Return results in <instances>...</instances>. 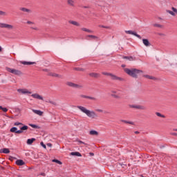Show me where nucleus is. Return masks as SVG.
<instances>
[{
  "mask_svg": "<svg viewBox=\"0 0 177 177\" xmlns=\"http://www.w3.org/2000/svg\"><path fill=\"white\" fill-rule=\"evenodd\" d=\"M77 109L82 113H83V114H85V115H86V117H88V118H91L92 120H93V119L96 118V117H97V115L96 114V113L95 111H93L92 110H89L85 106H78Z\"/></svg>",
  "mask_w": 177,
  "mask_h": 177,
  "instance_id": "obj_1",
  "label": "nucleus"
},
{
  "mask_svg": "<svg viewBox=\"0 0 177 177\" xmlns=\"http://www.w3.org/2000/svg\"><path fill=\"white\" fill-rule=\"evenodd\" d=\"M124 72L126 74H128V75H130V77H133V78H138L139 75H143V74H145L143 71L136 68H124Z\"/></svg>",
  "mask_w": 177,
  "mask_h": 177,
  "instance_id": "obj_2",
  "label": "nucleus"
},
{
  "mask_svg": "<svg viewBox=\"0 0 177 177\" xmlns=\"http://www.w3.org/2000/svg\"><path fill=\"white\" fill-rule=\"evenodd\" d=\"M27 129H28V126L24 125L20 127V130H17V127H12L10 131L15 133H23V131H27Z\"/></svg>",
  "mask_w": 177,
  "mask_h": 177,
  "instance_id": "obj_3",
  "label": "nucleus"
},
{
  "mask_svg": "<svg viewBox=\"0 0 177 177\" xmlns=\"http://www.w3.org/2000/svg\"><path fill=\"white\" fill-rule=\"evenodd\" d=\"M0 28H7V30H15V26L12 24L0 22Z\"/></svg>",
  "mask_w": 177,
  "mask_h": 177,
  "instance_id": "obj_4",
  "label": "nucleus"
},
{
  "mask_svg": "<svg viewBox=\"0 0 177 177\" xmlns=\"http://www.w3.org/2000/svg\"><path fill=\"white\" fill-rule=\"evenodd\" d=\"M17 91L19 95H31L32 93L28 88H18Z\"/></svg>",
  "mask_w": 177,
  "mask_h": 177,
  "instance_id": "obj_5",
  "label": "nucleus"
},
{
  "mask_svg": "<svg viewBox=\"0 0 177 177\" xmlns=\"http://www.w3.org/2000/svg\"><path fill=\"white\" fill-rule=\"evenodd\" d=\"M6 70L7 71H8V73H11V74H15V75H21V71L17 69L7 68Z\"/></svg>",
  "mask_w": 177,
  "mask_h": 177,
  "instance_id": "obj_6",
  "label": "nucleus"
},
{
  "mask_svg": "<svg viewBox=\"0 0 177 177\" xmlns=\"http://www.w3.org/2000/svg\"><path fill=\"white\" fill-rule=\"evenodd\" d=\"M66 85H68V86H71V88H75V89H81V88H82V86L73 83L71 82H68Z\"/></svg>",
  "mask_w": 177,
  "mask_h": 177,
  "instance_id": "obj_7",
  "label": "nucleus"
},
{
  "mask_svg": "<svg viewBox=\"0 0 177 177\" xmlns=\"http://www.w3.org/2000/svg\"><path fill=\"white\" fill-rule=\"evenodd\" d=\"M26 24H28V26H32V27H30V30H34L35 31H38L39 30V28L34 26L35 24L34 21H26Z\"/></svg>",
  "mask_w": 177,
  "mask_h": 177,
  "instance_id": "obj_8",
  "label": "nucleus"
},
{
  "mask_svg": "<svg viewBox=\"0 0 177 177\" xmlns=\"http://www.w3.org/2000/svg\"><path fill=\"white\" fill-rule=\"evenodd\" d=\"M166 12L169 13V15H171V16L175 17L177 15V9L175 7H172L171 10H167Z\"/></svg>",
  "mask_w": 177,
  "mask_h": 177,
  "instance_id": "obj_9",
  "label": "nucleus"
},
{
  "mask_svg": "<svg viewBox=\"0 0 177 177\" xmlns=\"http://www.w3.org/2000/svg\"><path fill=\"white\" fill-rule=\"evenodd\" d=\"M111 97H114L115 99H121V95L118 91H113L111 92Z\"/></svg>",
  "mask_w": 177,
  "mask_h": 177,
  "instance_id": "obj_10",
  "label": "nucleus"
},
{
  "mask_svg": "<svg viewBox=\"0 0 177 177\" xmlns=\"http://www.w3.org/2000/svg\"><path fill=\"white\" fill-rule=\"evenodd\" d=\"M125 32H126V34H129L131 35H135V37H137V38L142 39V37H140V35H138L136 32H135L132 30H125Z\"/></svg>",
  "mask_w": 177,
  "mask_h": 177,
  "instance_id": "obj_11",
  "label": "nucleus"
},
{
  "mask_svg": "<svg viewBox=\"0 0 177 177\" xmlns=\"http://www.w3.org/2000/svg\"><path fill=\"white\" fill-rule=\"evenodd\" d=\"M31 97H33V99H37L38 100H44V97L38 93H33L31 95Z\"/></svg>",
  "mask_w": 177,
  "mask_h": 177,
  "instance_id": "obj_12",
  "label": "nucleus"
},
{
  "mask_svg": "<svg viewBox=\"0 0 177 177\" xmlns=\"http://www.w3.org/2000/svg\"><path fill=\"white\" fill-rule=\"evenodd\" d=\"M32 113H34V114H37V115H39V117H42V115H44V111L41 110L32 109Z\"/></svg>",
  "mask_w": 177,
  "mask_h": 177,
  "instance_id": "obj_13",
  "label": "nucleus"
},
{
  "mask_svg": "<svg viewBox=\"0 0 177 177\" xmlns=\"http://www.w3.org/2000/svg\"><path fill=\"white\" fill-rule=\"evenodd\" d=\"M142 43H143V45H145V46H150V41H149V39H142Z\"/></svg>",
  "mask_w": 177,
  "mask_h": 177,
  "instance_id": "obj_14",
  "label": "nucleus"
},
{
  "mask_svg": "<svg viewBox=\"0 0 177 177\" xmlns=\"http://www.w3.org/2000/svg\"><path fill=\"white\" fill-rule=\"evenodd\" d=\"M15 164L17 165H19V166H21V165H24V164H26V162H24V161L23 160H17L16 162H15Z\"/></svg>",
  "mask_w": 177,
  "mask_h": 177,
  "instance_id": "obj_15",
  "label": "nucleus"
},
{
  "mask_svg": "<svg viewBox=\"0 0 177 177\" xmlns=\"http://www.w3.org/2000/svg\"><path fill=\"white\" fill-rule=\"evenodd\" d=\"M69 24H72L73 26H75L76 27H80V23L75 21H69Z\"/></svg>",
  "mask_w": 177,
  "mask_h": 177,
  "instance_id": "obj_16",
  "label": "nucleus"
},
{
  "mask_svg": "<svg viewBox=\"0 0 177 177\" xmlns=\"http://www.w3.org/2000/svg\"><path fill=\"white\" fill-rule=\"evenodd\" d=\"M90 135H92L93 136H97L99 135V132L95 130H91L89 132Z\"/></svg>",
  "mask_w": 177,
  "mask_h": 177,
  "instance_id": "obj_17",
  "label": "nucleus"
},
{
  "mask_svg": "<svg viewBox=\"0 0 177 177\" xmlns=\"http://www.w3.org/2000/svg\"><path fill=\"white\" fill-rule=\"evenodd\" d=\"M67 3L69 6H74L75 5V1L74 0H68Z\"/></svg>",
  "mask_w": 177,
  "mask_h": 177,
  "instance_id": "obj_18",
  "label": "nucleus"
},
{
  "mask_svg": "<svg viewBox=\"0 0 177 177\" xmlns=\"http://www.w3.org/2000/svg\"><path fill=\"white\" fill-rule=\"evenodd\" d=\"M71 156H75L76 157H82V155H81V153L80 152H71Z\"/></svg>",
  "mask_w": 177,
  "mask_h": 177,
  "instance_id": "obj_19",
  "label": "nucleus"
},
{
  "mask_svg": "<svg viewBox=\"0 0 177 177\" xmlns=\"http://www.w3.org/2000/svg\"><path fill=\"white\" fill-rule=\"evenodd\" d=\"M34 142H35V138H30L27 140L26 143L27 145H32Z\"/></svg>",
  "mask_w": 177,
  "mask_h": 177,
  "instance_id": "obj_20",
  "label": "nucleus"
},
{
  "mask_svg": "<svg viewBox=\"0 0 177 177\" xmlns=\"http://www.w3.org/2000/svg\"><path fill=\"white\" fill-rule=\"evenodd\" d=\"M29 127H31V128H34V129H39V126L34 124H29Z\"/></svg>",
  "mask_w": 177,
  "mask_h": 177,
  "instance_id": "obj_21",
  "label": "nucleus"
},
{
  "mask_svg": "<svg viewBox=\"0 0 177 177\" xmlns=\"http://www.w3.org/2000/svg\"><path fill=\"white\" fill-rule=\"evenodd\" d=\"M2 153H4V154H9L10 151L8 148H4L2 149Z\"/></svg>",
  "mask_w": 177,
  "mask_h": 177,
  "instance_id": "obj_22",
  "label": "nucleus"
},
{
  "mask_svg": "<svg viewBox=\"0 0 177 177\" xmlns=\"http://www.w3.org/2000/svg\"><path fill=\"white\" fill-rule=\"evenodd\" d=\"M109 75L111 77L112 80H121V78L117 77L115 75L109 74Z\"/></svg>",
  "mask_w": 177,
  "mask_h": 177,
  "instance_id": "obj_23",
  "label": "nucleus"
},
{
  "mask_svg": "<svg viewBox=\"0 0 177 177\" xmlns=\"http://www.w3.org/2000/svg\"><path fill=\"white\" fill-rule=\"evenodd\" d=\"M137 110H146V107L142 105H137Z\"/></svg>",
  "mask_w": 177,
  "mask_h": 177,
  "instance_id": "obj_24",
  "label": "nucleus"
},
{
  "mask_svg": "<svg viewBox=\"0 0 177 177\" xmlns=\"http://www.w3.org/2000/svg\"><path fill=\"white\" fill-rule=\"evenodd\" d=\"M21 10L22 12H25L26 13H30V12H31V10L30 9H28V8H21Z\"/></svg>",
  "mask_w": 177,
  "mask_h": 177,
  "instance_id": "obj_25",
  "label": "nucleus"
},
{
  "mask_svg": "<svg viewBox=\"0 0 177 177\" xmlns=\"http://www.w3.org/2000/svg\"><path fill=\"white\" fill-rule=\"evenodd\" d=\"M22 64H24V65H31V64H35V62H23Z\"/></svg>",
  "mask_w": 177,
  "mask_h": 177,
  "instance_id": "obj_26",
  "label": "nucleus"
},
{
  "mask_svg": "<svg viewBox=\"0 0 177 177\" xmlns=\"http://www.w3.org/2000/svg\"><path fill=\"white\" fill-rule=\"evenodd\" d=\"M52 162H56L57 164H59V165H62V162L60 160H57V159H53V160H52Z\"/></svg>",
  "mask_w": 177,
  "mask_h": 177,
  "instance_id": "obj_27",
  "label": "nucleus"
},
{
  "mask_svg": "<svg viewBox=\"0 0 177 177\" xmlns=\"http://www.w3.org/2000/svg\"><path fill=\"white\" fill-rule=\"evenodd\" d=\"M122 122H124V124H130L131 125H133V122H129L127 120H121Z\"/></svg>",
  "mask_w": 177,
  "mask_h": 177,
  "instance_id": "obj_28",
  "label": "nucleus"
},
{
  "mask_svg": "<svg viewBox=\"0 0 177 177\" xmlns=\"http://www.w3.org/2000/svg\"><path fill=\"white\" fill-rule=\"evenodd\" d=\"M14 125H15V127H19V125H21L22 127H24V124L20 122H16Z\"/></svg>",
  "mask_w": 177,
  "mask_h": 177,
  "instance_id": "obj_29",
  "label": "nucleus"
},
{
  "mask_svg": "<svg viewBox=\"0 0 177 177\" xmlns=\"http://www.w3.org/2000/svg\"><path fill=\"white\" fill-rule=\"evenodd\" d=\"M0 110H2V111L6 113L8 111V108L2 107V106H0Z\"/></svg>",
  "mask_w": 177,
  "mask_h": 177,
  "instance_id": "obj_30",
  "label": "nucleus"
},
{
  "mask_svg": "<svg viewBox=\"0 0 177 177\" xmlns=\"http://www.w3.org/2000/svg\"><path fill=\"white\" fill-rule=\"evenodd\" d=\"M126 59H128L130 62H133V60H135V57H127Z\"/></svg>",
  "mask_w": 177,
  "mask_h": 177,
  "instance_id": "obj_31",
  "label": "nucleus"
},
{
  "mask_svg": "<svg viewBox=\"0 0 177 177\" xmlns=\"http://www.w3.org/2000/svg\"><path fill=\"white\" fill-rule=\"evenodd\" d=\"M0 16H6V12L5 11L0 10Z\"/></svg>",
  "mask_w": 177,
  "mask_h": 177,
  "instance_id": "obj_32",
  "label": "nucleus"
},
{
  "mask_svg": "<svg viewBox=\"0 0 177 177\" xmlns=\"http://www.w3.org/2000/svg\"><path fill=\"white\" fill-rule=\"evenodd\" d=\"M91 77H99V75L97 73H90Z\"/></svg>",
  "mask_w": 177,
  "mask_h": 177,
  "instance_id": "obj_33",
  "label": "nucleus"
},
{
  "mask_svg": "<svg viewBox=\"0 0 177 177\" xmlns=\"http://www.w3.org/2000/svg\"><path fill=\"white\" fill-rule=\"evenodd\" d=\"M82 31H86V32H91V30L86 29V28H82Z\"/></svg>",
  "mask_w": 177,
  "mask_h": 177,
  "instance_id": "obj_34",
  "label": "nucleus"
},
{
  "mask_svg": "<svg viewBox=\"0 0 177 177\" xmlns=\"http://www.w3.org/2000/svg\"><path fill=\"white\" fill-rule=\"evenodd\" d=\"M40 145H41V146H42V147L44 149H46V145H45V144H44V142H40Z\"/></svg>",
  "mask_w": 177,
  "mask_h": 177,
  "instance_id": "obj_35",
  "label": "nucleus"
},
{
  "mask_svg": "<svg viewBox=\"0 0 177 177\" xmlns=\"http://www.w3.org/2000/svg\"><path fill=\"white\" fill-rule=\"evenodd\" d=\"M130 107H131V109H137L138 105H131Z\"/></svg>",
  "mask_w": 177,
  "mask_h": 177,
  "instance_id": "obj_36",
  "label": "nucleus"
},
{
  "mask_svg": "<svg viewBox=\"0 0 177 177\" xmlns=\"http://www.w3.org/2000/svg\"><path fill=\"white\" fill-rule=\"evenodd\" d=\"M145 78H149V80H151V77L149 75H145Z\"/></svg>",
  "mask_w": 177,
  "mask_h": 177,
  "instance_id": "obj_37",
  "label": "nucleus"
},
{
  "mask_svg": "<svg viewBox=\"0 0 177 177\" xmlns=\"http://www.w3.org/2000/svg\"><path fill=\"white\" fill-rule=\"evenodd\" d=\"M156 115H157L158 117H162V115L161 113H156Z\"/></svg>",
  "mask_w": 177,
  "mask_h": 177,
  "instance_id": "obj_38",
  "label": "nucleus"
},
{
  "mask_svg": "<svg viewBox=\"0 0 177 177\" xmlns=\"http://www.w3.org/2000/svg\"><path fill=\"white\" fill-rule=\"evenodd\" d=\"M47 146H48V147H52V144L51 143H48Z\"/></svg>",
  "mask_w": 177,
  "mask_h": 177,
  "instance_id": "obj_39",
  "label": "nucleus"
},
{
  "mask_svg": "<svg viewBox=\"0 0 177 177\" xmlns=\"http://www.w3.org/2000/svg\"><path fill=\"white\" fill-rule=\"evenodd\" d=\"M79 143H80V145H84V142H82V141H79Z\"/></svg>",
  "mask_w": 177,
  "mask_h": 177,
  "instance_id": "obj_40",
  "label": "nucleus"
},
{
  "mask_svg": "<svg viewBox=\"0 0 177 177\" xmlns=\"http://www.w3.org/2000/svg\"><path fill=\"white\" fill-rule=\"evenodd\" d=\"M54 77H60V75H57V74H55V75H54Z\"/></svg>",
  "mask_w": 177,
  "mask_h": 177,
  "instance_id": "obj_41",
  "label": "nucleus"
},
{
  "mask_svg": "<svg viewBox=\"0 0 177 177\" xmlns=\"http://www.w3.org/2000/svg\"><path fill=\"white\" fill-rule=\"evenodd\" d=\"M97 111H99L100 113H102L103 111L102 109L97 110Z\"/></svg>",
  "mask_w": 177,
  "mask_h": 177,
  "instance_id": "obj_42",
  "label": "nucleus"
},
{
  "mask_svg": "<svg viewBox=\"0 0 177 177\" xmlns=\"http://www.w3.org/2000/svg\"><path fill=\"white\" fill-rule=\"evenodd\" d=\"M171 135H174V136H177V134L175 133H172Z\"/></svg>",
  "mask_w": 177,
  "mask_h": 177,
  "instance_id": "obj_43",
  "label": "nucleus"
},
{
  "mask_svg": "<svg viewBox=\"0 0 177 177\" xmlns=\"http://www.w3.org/2000/svg\"><path fill=\"white\" fill-rule=\"evenodd\" d=\"M0 52H2V47L0 46Z\"/></svg>",
  "mask_w": 177,
  "mask_h": 177,
  "instance_id": "obj_44",
  "label": "nucleus"
},
{
  "mask_svg": "<svg viewBox=\"0 0 177 177\" xmlns=\"http://www.w3.org/2000/svg\"><path fill=\"white\" fill-rule=\"evenodd\" d=\"M90 155H91V156H93V153H91Z\"/></svg>",
  "mask_w": 177,
  "mask_h": 177,
  "instance_id": "obj_45",
  "label": "nucleus"
},
{
  "mask_svg": "<svg viewBox=\"0 0 177 177\" xmlns=\"http://www.w3.org/2000/svg\"><path fill=\"white\" fill-rule=\"evenodd\" d=\"M122 67H125V65H122Z\"/></svg>",
  "mask_w": 177,
  "mask_h": 177,
  "instance_id": "obj_46",
  "label": "nucleus"
},
{
  "mask_svg": "<svg viewBox=\"0 0 177 177\" xmlns=\"http://www.w3.org/2000/svg\"><path fill=\"white\" fill-rule=\"evenodd\" d=\"M174 131H176L177 132V129H174Z\"/></svg>",
  "mask_w": 177,
  "mask_h": 177,
  "instance_id": "obj_47",
  "label": "nucleus"
},
{
  "mask_svg": "<svg viewBox=\"0 0 177 177\" xmlns=\"http://www.w3.org/2000/svg\"><path fill=\"white\" fill-rule=\"evenodd\" d=\"M83 97H86V96H83Z\"/></svg>",
  "mask_w": 177,
  "mask_h": 177,
  "instance_id": "obj_48",
  "label": "nucleus"
},
{
  "mask_svg": "<svg viewBox=\"0 0 177 177\" xmlns=\"http://www.w3.org/2000/svg\"><path fill=\"white\" fill-rule=\"evenodd\" d=\"M159 20H161V18H159Z\"/></svg>",
  "mask_w": 177,
  "mask_h": 177,
  "instance_id": "obj_49",
  "label": "nucleus"
},
{
  "mask_svg": "<svg viewBox=\"0 0 177 177\" xmlns=\"http://www.w3.org/2000/svg\"><path fill=\"white\" fill-rule=\"evenodd\" d=\"M42 175H45L44 174H43Z\"/></svg>",
  "mask_w": 177,
  "mask_h": 177,
  "instance_id": "obj_50",
  "label": "nucleus"
}]
</instances>
